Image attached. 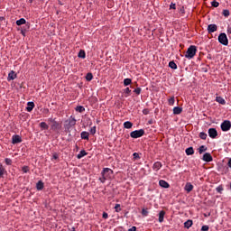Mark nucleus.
I'll return each instance as SVG.
<instances>
[{
    "instance_id": "43",
    "label": "nucleus",
    "mask_w": 231,
    "mask_h": 231,
    "mask_svg": "<svg viewBox=\"0 0 231 231\" xmlns=\"http://www.w3.org/2000/svg\"><path fill=\"white\" fill-rule=\"evenodd\" d=\"M115 210H116V212H122V208H120V204H116Z\"/></svg>"
},
{
    "instance_id": "61",
    "label": "nucleus",
    "mask_w": 231,
    "mask_h": 231,
    "mask_svg": "<svg viewBox=\"0 0 231 231\" xmlns=\"http://www.w3.org/2000/svg\"><path fill=\"white\" fill-rule=\"evenodd\" d=\"M203 70L207 73V69H203Z\"/></svg>"
},
{
    "instance_id": "26",
    "label": "nucleus",
    "mask_w": 231,
    "mask_h": 231,
    "mask_svg": "<svg viewBox=\"0 0 231 231\" xmlns=\"http://www.w3.org/2000/svg\"><path fill=\"white\" fill-rule=\"evenodd\" d=\"M78 57L79 59H86V51L84 50H80L78 53Z\"/></svg>"
},
{
    "instance_id": "58",
    "label": "nucleus",
    "mask_w": 231,
    "mask_h": 231,
    "mask_svg": "<svg viewBox=\"0 0 231 231\" xmlns=\"http://www.w3.org/2000/svg\"><path fill=\"white\" fill-rule=\"evenodd\" d=\"M70 231H75V227H72Z\"/></svg>"
},
{
    "instance_id": "39",
    "label": "nucleus",
    "mask_w": 231,
    "mask_h": 231,
    "mask_svg": "<svg viewBox=\"0 0 231 231\" xmlns=\"http://www.w3.org/2000/svg\"><path fill=\"white\" fill-rule=\"evenodd\" d=\"M217 192H218V194H221L223 192V190H225V189L223 188L222 185L217 187L216 189Z\"/></svg>"
},
{
    "instance_id": "11",
    "label": "nucleus",
    "mask_w": 231,
    "mask_h": 231,
    "mask_svg": "<svg viewBox=\"0 0 231 231\" xmlns=\"http://www.w3.org/2000/svg\"><path fill=\"white\" fill-rule=\"evenodd\" d=\"M208 33H214V32H217V25L216 24L208 25Z\"/></svg>"
},
{
    "instance_id": "51",
    "label": "nucleus",
    "mask_w": 231,
    "mask_h": 231,
    "mask_svg": "<svg viewBox=\"0 0 231 231\" xmlns=\"http://www.w3.org/2000/svg\"><path fill=\"white\" fill-rule=\"evenodd\" d=\"M201 230L202 231H208V226H202Z\"/></svg>"
},
{
    "instance_id": "25",
    "label": "nucleus",
    "mask_w": 231,
    "mask_h": 231,
    "mask_svg": "<svg viewBox=\"0 0 231 231\" xmlns=\"http://www.w3.org/2000/svg\"><path fill=\"white\" fill-rule=\"evenodd\" d=\"M125 129H131L133 127V123L131 121H126L124 123Z\"/></svg>"
},
{
    "instance_id": "14",
    "label": "nucleus",
    "mask_w": 231,
    "mask_h": 231,
    "mask_svg": "<svg viewBox=\"0 0 231 231\" xmlns=\"http://www.w3.org/2000/svg\"><path fill=\"white\" fill-rule=\"evenodd\" d=\"M159 185H160V187H162V189H169V187H170L169 182H167L163 180H161L159 181Z\"/></svg>"
},
{
    "instance_id": "15",
    "label": "nucleus",
    "mask_w": 231,
    "mask_h": 231,
    "mask_svg": "<svg viewBox=\"0 0 231 231\" xmlns=\"http://www.w3.org/2000/svg\"><path fill=\"white\" fill-rule=\"evenodd\" d=\"M84 156H88V152L85 150H81L79 153L77 155L78 160H82Z\"/></svg>"
},
{
    "instance_id": "35",
    "label": "nucleus",
    "mask_w": 231,
    "mask_h": 231,
    "mask_svg": "<svg viewBox=\"0 0 231 231\" xmlns=\"http://www.w3.org/2000/svg\"><path fill=\"white\" fill-rule=\"evenodd\" d=\"M76 111H78V113H84V111H86V108H84V106H79L76 107Z\"/></svg>"
},
{
    "instance_id": "60",
    "label": "nucleus",
    "mask_w": 231,
    "mask_h": 231,
    "mask_svg": "<svg viewBox=\"0 0 231 231\" xmlns=\"http://www.w3.org/2000/svg\"><path fill=\"white\" fill-rule=\"evenodd\" d=\"M203 70L207 73V69H203Z\"/></svg>"
},
{
    "instance_id": "30",
    "label": "nucleus",
    "mask_w": 231,
    "mask_h": 231,
    "mask_svg": "<svg viewBox=\"0 0 231 231\" xmlns=\"http://www.w3.org/2000/svg\"><path fill=\"white\" fill-rule=\"evenodd\" d=\"M169 67L171 68V69H178V65H176V62L174 61H170Z\"/></svg>"
},
{
    "instance_id": "19",
    "label": "nucleus",
    "mask_w": 231,
    "mask_h": 231,
    "mask_svg": "<svg viewBox=\"0 0 231 231\" xmlns=\"http://www.w3.org/2000/svg\"><path fill=\"white\" fill-rule=\"evenodd\" d=\"M28 30H30V23H27L25 27H23V29L21 31V33L23 37H26V32H28Z\"/></svg>"
},
{
    "instance_id": "24",
    "label": "nucleus",
    "mask_w": 231,
    "mask_h": 231,
    "mask_svg": "<svg viewBox=\"0 0 231 231\" xmlns=\"http://www.w3.org/2000/svg\"><path fill=\"white\" fill-rule=\"evenodd\" d=\"M154 171H160L162 169V162H156L153 164Z\"/></svg>"
},
{
    "instance_id": "47",
    "label": "nucleus",
    "mask_w": 231,
    "mask_h": 231,
    "mask_svg": "<svg viewBox=\"0 0 231 231\" xmlns=\"http://www.w3.org/2000/svg\"><path fill=\"white\" fill-rule=\"evenodd\" d=\"M5 162L6 165H12V159H10V158H5Z\"/></svg>"
},
{
    "instance_id": "31",
    "label": "nucleus",
    "mask_w": 231,
    "mask_h": 231,
    "mask_svg": "<svg viewBox=\"0 0 231 231\" xmlns=\"http://www.w3.org/2000/svg\"><path fill=\"white\" fill-rule=\"evenodd\" d=\"M124 93H125V98H127V97H129L131 95V88H125Z\"/></svg>"
},
{
    "instance_id": "53",
    "label": "nucleus",
    "mask_w": 231,
    "mask_h": 231,
    "mask_svg": "<svg viewBox=\"0 0 231 231\" xmlns=\"http://www.w3.org/2000/svg\"><path fill=\"white\" fill-rule=\"evenodd\" d=\"M227 33L231 35V25L227 26Z\"/></svg>"
},
{
    "instance_id": "45",
    "label": "nucleus",
    "mask_w": 231,
    "mask_h": 231,
    "mask_svg": "<svg viewBox=\"0 0 231 231\" xmlns=\"http://www.w3.org/2000/svg\"><path fill=\"white\" fill-rule=\"evenodd\" d=\"M107 179L104 176V175H101V177L99 178V181L101 182V183H106V180Z\"/></svg>"
},
{
    "instance_id": "21",
    "label": "nucleus",
    "mask_w": 231,
    "mask_h": 231,
    "mask_svg": "<svg viewBox=\"0 0 231 231\" xmlns=\"http://www.w3.org/2000/svg\"><path fill=\"white\" fill-rule=\"evenodd\" d=\"M164 218H165V211L162 210L159 212V223H163Z\"/></svg>"
},
{
    "instance_id": "12",
    "label": "nucleus",
    "mask_w": 231,
    "mask_h": 231,
    "mask_svg": "<svg viewBox=\"0 0 231 231\" xmlns=\"http://www.w3.org/2000/svg\"><path fill=\"white\" fill-rule=\"evenodd\" d=\"M33 107H35V103L28 102L26 106V111H28V113H32V111H33Z\"/></svg>"
},
{
    "instance_id": "55",
    "label": "nucleus",
    "mask_w": 231,
    "mask_h": 231,
    "mask_svg": "<svg viewBox=\"0 0 231 231\" xmlns=\"http://www.w3.org/2000/svg\"><path fill=\"white\" fill-rule=\"evenodd\" d=\"M143 115H148L149 111L147 109L143 110Z\"/></svg>"
},
{
    "instance_id": "7",
    "label": "nucleus",
    "mask_w": 231,
    "mask_h": 231,
    "mask_svg": "<svg viewBox=\"0 0 231 231\" xmlns=\"http://www.w3.org/2000/svg\"><path fill=\"white\" fill-rule=\"evenodd\" d=\"M23 142V138L19 134H14L12 136V143L15 145L17 143H21Z\"/></svg>"
},
{
    "instance_id": "17",
    "label": "nucleus",
    "mask_w": 231,
    "mask_h": 231,
    "mask_svg": "<svg viewBox=\"0 0 231 231\" xmlns=\"http://www.w3.org/2000/svg\"><path fill=\"white\" fill-rule=\"evenodd\" d=\"M193 189H194V186L190 182L186 183L185 190H187L188 192H192Z\"/></svg>"
},
{
    "instance_id": "54",
    "label": "nucleus",
    "mask_w": 231,
    "mask_h": 231,
    "mask_svg": "<svg viewBox=\"0 0 231 231\" xmlns=\"http://www.w3.org/2000/svg\"><path fill=\"white\" fill-rule=\"evenodd\" d=\"M128 231H136V226H132L131 228L128 229Z\"/></svg>"
},
{
    "instance_id": "20",
    "label": "nucleus",
    "mask_w": 231,
    "mask_h": 231,
    "mask_svg": "<svg viewBox=\"0 0 231 231\" xmlns=\"http://www.w3.org/2000/svg\"><path fill=\"white\" fill-rule=\"evenodd\" d=\"M36 189L37 190H42V189H44V182H42V180H39L36 183Z\"/></svg>"
},
{
    "instance_id": "59",
    "label": "nucleus",
    "mask_w": 231,
    "mask_h": 231,
    "mask_svg": "<svg viewBox=\"0 0 231 231\" xmlns=\"http://www.w3.org/2000/svg\"><path fill=\"white\" fill-rule=\"evenodd\" d=\"M29 3H33V0H29Z\"/></svg>"
},
{
    "instance_id": "27",
    "label": "nucleus",
    "mask_w": 231,
    "mask_h": 231,
    "mask_svg": "<svg viewBox=\"0 0 231 231\" xmlns=\"http://www.w3.org/2000/svg\"><path fill=\"white\" fill-rule=\"evenodd\" d=\"M17 26H22V24H26V20L24 18H21L16 21Z\"/></svg>"
},
{
    "instance_id": "36",
    "label": "nucleus",
    "mask_w": 231,
    "mask_h": 231,
    "mask_svg": "<svg viewBox=\"0 0 231 231\" xmlns=\"http://www.w3.org/2000/svg\"><path fill=\"white\" fill-rule=\"evenodd\" d=\"M207 137H208L207 133H205V132H200L199 133V138L201 140H207Z\"/></svg>"
},
{
    "instance_id": "40",
    "label": "nucleus",
    "mask_w": 231,
    "mask_h": 231,
    "mask_svg": "<svg viewBox=\"0 0 231 231\" xmlns=\"http://www.w3.org/2000/svg\"><path fill=\"white\" fill-rule=\"evenodd\" d=\"M211 6H213L214 8H217V6H219V3L214 0L213 2H211Z\"/></svg>"
},
{
    "instance_id": "34",
    "label": "nucleus",
    "mask_w": 231,
    "mask_h": 231,
    "mask_svg": "<svg viewBox=\"0 0 231 231\" xmlns=\"http://www.w3.org/2000/svg\"><path fill=\"white\" fill-rule=\"evenodd\" d=\"M86 80H88V82H91V80H93V74L92 73H88L86 76Z\"/></svg>"
},
{
    "instance_id": "32",
    "label": "nucleus",
    "mask_w": 231,
    "mask_h": 231,
    "mask_svg": "<svg viewBox=\"0 0 231 231\" xmlns=\"http://www.w3.org/2000/svg\"><path fill=\"white\" fill-rule=\"evenodd\" d=\"M192 226V220H188L184 223V228H190Z\"/></svg>"
},
{
    "instance_id": "44",
    "label": "nucleus",
    "mask_w": 231,
    "mask_h": 231,
    "mask_svg": "<svg viewBox=\"0 0 231 231\" xmlns=\"http://www.w3.org/2000/svg\"><path fill=\"white\" fill-rule=\"evenodd\" d=\"M97 134V126H93L91 129H90V134Z\"/></svg>"
},
{
    "instance_id": "56",
    "label": "nucleus",
    "mask_w": 231,
    "mask_h": 231,
    "mask_svg": "<svg viewBox=\"0 0 231 231\" xmlns=\"http://www.w3.org/2000/svg\"><path fill=\"white\" fill-rule=\"evenodd\" d=\"M48 120H49V122H51V124H53V122H55V119H53V118H49Z\"/></svg>"
},
{
    "instance_id": "6",
    "label": "nucleus",
    "mask_w": 231,
    "mask_h": 231,
    "mask_svg": "<svg viewBox=\"0 0 231 231\" xmlns=\"http://www.w3.org/2000/svg\"><path fill=\"white\" fill-rule=\"evenodd\" d=\"M112 174H113V170H111L110 168H104L101 172V176H104L106 180H109Z\"/></svg>"
},
{
    "instance_id": "49",
    "label": "nucleus",
    "mask_w": 231,
    "mask_h": 231,
    "mask_svg": "<svg viewBox=\"0 0 231 231\" xmlns=\"http://www.w3.org/2000/svg\"><path fill=\"white\" fill-rule=\"evenodd\" d=\"M133 157H134V160H138L140 159V154H138V152H134Z\"/></svg>"
},
{
    "instance_id": "46",
    "label": "nucleus",
    "mask_w": 231,
    "mask_h": 231,
    "mask_svg": "<svg viewBox=\"0 0 231 231\" xmlns=\"http://www.w3.org/2000/svg\"><path fill=\"white\" fill-rule=\"evenodd\" d=\"M134 93H135L136 95H140V93H142V88H137L134 90Z\"/></svg>"
},
{
    "instance_id": "18",
    "label": "nucleus",
    "mask_w": 231,
    "mask_h": 231,
    "mask_svg": "<svg viewBox=\"0 0 231 231\" xmlns=\"http://www.w3.org/2000/svg\"><path fill=\"white\" fill-rule=\"evenodd\" d=\"M216 102H217L218 104H221V106H225L226 104V101L225 100V98L221 97H217Z\"/></svg>"
},
{
    "instance_id": "5",
    "label": "nucleus",
    "mask_w": 231,
    "mask_h": 231,
    "mask_svg": "<svg viewBox=\"0 0 231 231\" xmlns=\"http://www.w3.org/2000/svg\"><path fill=\"white\" fill-rule=\"evenodd\" d=\"M220 128L224 133H226L229 129H231V122L228 120H225L220 125Z\"/></svg>"
},
{
    "instance_id": "16",
    "label": "nucleus",
    "mask_w": 231,
    "mask_h": 231,
    "mask_svg": "<svg viewBox=\"0 0 231 231\" xmlns=\"http://www.w3.org/2000/svg\"><path fill=\"white\" fill-rule=\"evenodd\" d=\"M182 112H183V108L180 106H175L173 108V115H181Z\"/></svg>"
},
{
    "instance_id": "37",
    "label": "nucleus",
    "mask_w": 231,
    "mask_h": 231,
    "mask_svg": "<svg viewBox=\"0 0 231 231\" xmlns=\"http://www.w3.org/2000/svg\"><path fill=\"white\" fill-rule=\"evenodd\" d=\"M5 167H3V164H0V178H3V176H5Z\"/></svg>"
},
{
    "instance_id": "41",
    "label": "nucleus",
    "mask_w": 231,
    "mask_h": 231,
    "mask_svg": "<svg viewBox=\"0 0 231 231\" xmlns=\"http://www.w3.org/2000/svg\"><path fill=\"white\" fill-rule=\"evenodd\" d=\"M174 97H171L169 100H168V104L169 106H174Z\"/></svg>"
},
{
    "instance_id": "10",
    "label": "nucleus",
    "mask_w": 231,
    "mask_h": 231,
    "mask_svg": "<svg viewBox=\"0 0 231 231\" xmlns=\"http://www.w3.org/2000/svg\"><path fill=\"white\" fill-rule=\"evenodd\" d=\"M203 162H207V163L212 162L214 159L212 158V155L208 152L204 153L202 157Z\"/></svg>"
},
{
    "instance_id": "1",
    "label": "nucleus",
    "mask_w": 231,
    "mask_h": 231,
    "mask_svg": "<svg viewBox=\"0 0 231 231\" xmlns=\"http://www.w3.org/2000/svg\"><path fill=\"white\" fill-rule=\"evenodd\" d=\"M75 125H77V119H75V117L73 116H70L69 119L65 121V124H64L65 133H71V127H75Z\"/></svg>"
},
{
    "instance_id": "52",
    "label": "nucleus",
    "mask_w": 231,
    "mask_h": 231,
    "mask_svg": "<svg viewBox=\"0 0 231 231\" xmlns=\"http://www.w3.org/2000/svg\"><path fill=\"white\" fill-rule=\"evenodd\" d=\"M109 217V215L106 212L103 213V219H107Z\"/></svg>"
},
{
    "instance_id": "50",
    "label": "nucleus",
    "mask_w": 231,
    "mask_h": 231,
    "mask_svg": "<svg viewBox=\"0 0 231 231\" xmlns=\"http://www.w3.org/2000/svg\"><path fill=\"white\" fill-rule=\"evenodd\" d=\"M170 9L171 10H176V4H171V5H170Z\"/></svg>"
},
{
    "instance_id": "29",
    "label": "nucleus",
    "mask_w": 231,
    "mask_h": 231,
    "mask_svg": "<svg viewBox=\"0 0 231 231\" xmlns=\"http://www.w3.org/2000/svg\"><path fill=\"white\" fill-rule=\"evenodd\" d=\"M40 127H41L42 129H44L45 131H48V129H50V126H48V125L46 124V122H42V123L40 124Z\"/></svg>"
},
{
    "instance_id": "23",
    "label": "nucleus",
    "mask_w": 231,
    "mask_h": 231,
    "mask_svg": "<svg viewBox=\"0 0 231 231\" xmlns=\"http://www.w3.org/2000/svg\"><path fill=\"white\" fill-rule=\"evenodd\" d=\"M80 136L82 140H89V134L88 132H82Z\"/></svg>"
},
{
    "instance_id": "57",
    "label": "nucleus",
    "mask_w": 231,
    "mask_h": 231,
    "mask_svg": "<svg viewBox=\"0 0 231 231\" xmlns=\"http://www.w3.org/2000/svg\"><path fill=\"white\" fill-rule=\"evenodd\" d=\"M53 159L54 160H58L59 159V155H57L56 153L53 155Z\"/></svg>"
},
{
    "instance_id": "22",
    "label": "nucleus",
    "mask_w": 231,
    "mask_h": 231,
    "mask_svg": "<svg viewBox=\"0 0 231 231\" xmlns=\"http://www.w3.org/2000/svg\"><path fill=\"white\" fill-rule=\"evenodd\" d=\"M187 156H192L194 154V148L193 147H189L185 151Z\"/></svg>"
},
{
    "instance_id": "3",
    "label": "nucleus",
    "mask_w": 231,
    "mask_h": 231,
    "mask_svg": "<svg viewBox=\"0 0 231 231\" xmlns=\"http://www.w3.org/2000/svg\"><path fill=\"white\" fill-rule=\"evenodd\" d=\"M143 134H145V130L143 129H140V130H135L130 133V136L131 138H142V136H143Z\"/></svg>"
},
{
    "instance_id": "42",
    "label": "nucleus",
    "mask_w": 231,
    "mask_h": 231,
    "mask_svg": "<svg viewBox=\"0 0 231 231\" xmlns=\"http://www.w3.org/2000/svg\"><path fill=\"white\" fill-rule=\"evenodd\" d=\"M22 171L26 174L27 172H30V168L28 166H23L22 168Z\"/></svg>"
},
{
    "instance_id": "4",
    "label": "nucleus",
    "mask_w": 231,
    "mask_h": 231,
    "mask_svg": "<svg viewBox=\"0 0 231 231\" xmlns=\"http://www.w3.org/2000/svg\"><path fill=\"white\" fill-rule=\"evenodd\" d=\"M218 42H220V44H223V46H228V37H226V33L221 32L218 35Z\"/></svg>"
},
{
    "instance_id": "13",
    "label": "nucleus",
    "mask_w": 231,
    "mask_h": 231,
    "mask_svg": "<svg viewBox=\"0 0 231 231\" xmlns=\"http://www.w3.org/2000/svg\"><path fill=\"white\" fill-rule=\"evenodd\" d=\"M17 79V74L14 70L10 71L8 74L7 80H15Z\"/></svg>"
},
{
    "instance_id": "38",
    "label": "nucleus",
    "mask_w": 231,
    "mask_h": 231,
    "mask_svg": "<svg viewBox=\"0 0 231 231\" xmlns=\"http://www.w3.org/2000/svg\"><path fill=\"white\" fill-rule=\"evenodd\" d=\"M222 14L224 15V17H228L230 15V11L225 9L223 10Z\"/></svg>"
},
{
    "instance_id": "48",
    "label": "nucleus",
    "mask_w": 231,
    "mask_h": 231,
    "mask_svg": "<svg viewBox=\"0 0 231 231\" xmlns=\"http://www.w3.org/2000/svg\"><path fill=\"white\" fill-rule=\"evenodd\" d=\"M142 214H143V216L147 217V216H149V211H147V209H145V208H143L142 209Z\"/></svg>"
},
{
    "instance_id": "2",
    "label": "nucleus",
    "mask_w": 231,
    "mask_h": 231,
    "mask_svg": "<svg viewBox=\"0 0 231 231\" xmlns=\"http://www.w3.org/2000/svg\"><path fill=\"white\" fill-rule=\"evenodd\" d=\"M196 51H198L197 47L195 45H190L186 51L185 57H187V59H192L194 55H196Z\"/></svg>"
},
{
    "instance_id": "33",
    "label": "nucleus",
    "mask_w": 231,
    "mask_h": 231,
    "mask_svg": "<svg viewBox=\"0 0 231 231\" xmlns=\"http://www.w3.org/2000/svg\"><path fill=\"white\" fill-rule=\"evenodd\" d=\"M207 150H208L207 146L201 145V146L199 148V152L200 154H203V152H205V151H207Z\"/></svg>"
},
{
    "instance_id": "9",
    "label": "nucleus",
    "mask_w": 231,
    "mask_h": 231,
    "mask_svg": "<svg viewBox=\"0 0 231 231\" xmlns=\"http://www.w3.org/2000/svg\"><path fill=\"white\" fill-rule=\"evenodd\" d=\"M62 125H60V123L57 122V121H53V123L51 125V131H60V129H61Z\"/></svg>"
},
{
    "instance_id": "8",
    "label": "nucleus",
    "mask_w": 231,
    "mask_h": 231,
    "mask_svg": "<svg viewBox=\"0 0 231 231\" xmlns=\"http://www.w3.org/2000/svg\"><path fill=\"white\" fill-rule=\"evenodd\" d=\"M209 138L215 139L217 138V130L216 128H209L208 131Z\"/></svg>"
},
{
    "instance_id": "28",
    "label": "nucleus",
    "mask_w": 231,
    "mask_h": 231,
    "mask_svg": "<svg viewBox=\"0 0 231 231\" xmlns=\"http://www.w3.org/2000/svg\"><path fill=\"white\" fill-rule=\"evenodd\" d=\"M133 79L126 78L124 79V86H131Z\"/></svg>"
}]
</instances>
